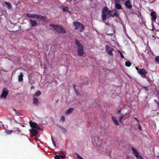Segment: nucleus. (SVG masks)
I'll return each mask as SVG.
<instances>
[{
	"label": "nucleus",
	"instance_id": "e433bc0d",
	"mask_svg": "<svg viewBox=\"0 0 159 159\" xmlns=\"http://www.w3.org/2000/svg\"><path fill=\"white\" fill-rule=\"evenodd\" d=\"M156 61H159V56H157L156 57Z\"/></svg>",
	"mask_w": 159,
	"mask_h": 159
},
{
	"label": "nucleus",
	"instance_id": "39448f33",
	"mask_svg": "<svg viewBox=\"0 0 159 159\" xmlns=\"http://www.w3.org/2000/svg\"><path fill=\"white\" fill-rule=\"evenodd\" d=\"M73 24L75 27V30L82 32L84 29V26L81 23L79 22H74Z\"/></svg>",
	"mask_w": 159,
	"mask_h": 159
},
{
	"label": "nucleus",
	"instance_id": "f03ea898",
	"mask_svg": "<svg viewBox=\"0 0 159 159\" xmlns=\"http://www.w3.org/2000/svg\"><path fill=\"white\" fill-rule=\"evenodd\" d=\"M50 26L52 27L58 33L63 34L66 33V31L60 25L51 24L50 25Z\"/></svg>",
	"mask_w": 159,
	"mask_h": 159
},
{
	"label": "nucleus",
	"instance_id": "f257e3e1",
	"mask_svg": "<svg viewBox=\"0 0 159 159\" xmlns=\"http://www.w3.org/2000/svg\"><path fill=\"white\" fill-rule=\"evenodd\" d=\"M75 44L78 47L77 55L79 56H83L84 53L83 46L80 42L77 39L75 40Z\"/></svg>",
	"mask_w": 159,
	"mask_h": 159
},
{
	"label": "nucleus",
	"instance_id": "f8f14e48",
	"mask_svg": "<svg viewBox=\"0 0 159 159\" xmlns=\"http://www.w3.org/2000/svg\"><path fill=\"white\" fill-rule=\"evenodd\" d=\"M150 15L152 17L151 20L152 21L155 22L157 17L156 12L155 11H152Z\"/></svg>",
	"mask_w": 159,
	"mask_h": 159
},
{
	"label": "nucleus",
	"instance_id": "72a5a7b5",
	"mask_svg": "<svg viewBox=\"0 0 159 159\" xmlns=\"http://www.w3.org/2000/svg\"><path fill=\"white\" fill-rule=\"evenodd\" d=\"M143 87L144 89H145V90L146 91H148L149 90L148 89V88L147 87H146L144 86H143Z\"/></svg>",
	"mask_w": 159,
	"mask_h": 159
},
{
	"label": "nucleus",
	"instance_id": "f3484780",
	"mask_svg": "<svg viewBox=\"0 0 159 159\" xmlns=\"http://www.w3.org/2000/svg\"><path fill=\"white\" fill-rule=\"evenodd\" d=\"M4 3L8 9L10 10L12 6L9 2H4Z\"/></svg>",
	"mask_w": 159,
	"mask_h": 159
},
{
	"label": "nucleus",
	"instance_id": "aec40b11",
	"mask_svg": "<svg viewBox=\"0 0 159 159\" xmlns=\"http://www.w3.org/2000/svg\"><path fill=\"white\" fill-rule=\"evenodd\" d=\"M33 104L35 105H38L39 103L38 99L34 97L33 98Z\"/></svg>",
	"mask_w": 159,
	"mask_h": 159
},
{
	"label": "nucleus",
	"instance_id": "9d476101",
	"mask_svg": "<svg viewBox=\"0 0 159 159\" xmlns=\"http://www.w3.org/2000/svg\"><path fill=\"white\" fill-rule=\"evenodd\" d=\"M132 150L133 151V154L137 158L140 159H144L141 156L139 155L138 152L135 149L133 148H132Z\"/></svg>",
	"mask_w": 159,
	"mask_h": 159
},
{
	"label": "nucleus",
	"instance_id": "4468645a",
	"mask_svg": "<svg viewBox=\"0 0 159 159\" xmlns=\"http://www.w3.org/2000/svg\"><path fill=\"white\" fill-rule=\"evenodd\" d=\"M125 5V6L129 9H131L132 7V5L130 2L129 0H127L126 1Z\"/></svg>",
	"mask_w": 159,
	"mask_h": 159
},
{
	"label": "nucleus",
	"instance_id": "58836bf2",
	"mask_svg": "<svg viewBox=\"0 0 159 159\" xmlns=\"http://www.w3.org/2000/svg\"><path fill=\"white\" fill-rule=\"evenodd\" d=\"M73 88L74 89V90L76 89V85L75 84H73Z\"/></svg>",
	"mask_w": 159,
	"mask_h": 159
},
{
	"label": "nucleus",
	"instance_id": "6e6d98bb",
	"mask_svg": "<svg viewBox=\"0 0 159 159\" xmlns=\"http://www.w3.org/2000/svg\"><path fill=\"white\" fill-rule=\"evenodd\" d=\"M30 84H31V82H30Z\"/></svg>",
	"mask_w": 159,
	"mask_h": 159
},
{
	"label": "nucleus",
	"instance_id": "393cba45",
	"mask_svg": "<svg viewBox=\"0 0 159 159\" xmlns=\"http://www.w3.org/2000/svg\"><path fill=\"white\" fill-rule=\"evenodd\" d=\"M41 94V92L39 90L37 91L34 94V96L35 97H38L40 96Z\"/></svg>",
	"mask_w": 159,
	"mask_h": 159
},
{
	"label": "nucleus",
	"instance_id": "2eb2a0df",
	"mask_svg": "<svg viewBox=\"0 0 159 159\" xmlns=\"http://www.w3.org/2000/svg\"><path fill=\"white\" fill-rule=\"evenodd\" d=\"M108 13L110 14V16L112 17L116 16L117 15V12L116 10L114 11L109 10L108 11Z\"/></svg>",
	"mask_w": 159,
	"mask_h": 159
},
{
	"label": "nucleus",
	"instance_id": "6ab92c4d",
	"mask_svg": "<svg viewBox=\"0 0 159 159\" xmlns=\"http://www.w3.org/2000/svg\"><path fill=\"white\" fill-rule=\"evenodd\" d=\"M23 75L22 72H21L18 76V80L20 82H21L23 80Z\"/></svg>",
	"mask_w": 159,
	"mask_h": 159
},
{
	"label": "nucleus",
	"instance_id": "37998d69",
	"mask_svg": "<svg viewBox=\"0 0 159 159\" xmlns=\"http://www.w3.org/2000/svg\"><path fill=\"white\" fill-rule=\"evenodd\" d=\"M52 143H53V144L54 145V146L55 147L56 146V144L55 143V142L54 141H53V142H52Z\"/></svg>",
	"mask_w": 159,
	"mask_h": 159
},
{
	"label": "nucleus",
	"instance_id": "bb28decb",
	"mask_svg": "<svg viewBox=\"0 0 159 159\" xmlns=\"http://www.w3.org/2000/svg\"><path fill=\"white\" fill-rule=\"evenodd\" d=\"M59 126L63 133H66V130L65 128L61 126Z\"/></svg>",
	"mask_w": 159,
	"mask_h": 159
},
{
	"label": "nucleus",
	"instance_id": "f704fd0d",
	"mask_svg": "<svg viewBox=\"0 0 159 159\" xmlns=\"http://www.w3.org/2000/svg\"><path fill=\"white\" fill-rule=\"evenodd\" d=\"M74 92H75V93L77 95L78 94L79 92H78V90H77V89H74Z\"/></svg>",
	"mask_w": 159,
	"mask_h": 159
},
{
	"label": "nucleus",
	"instance_id": "412c9836",
	"mask_svg": "<svg viewBox=\"0 0 159 159\" xmlns=\"http://www.w3.org/2000/svg\"><path fill=\"white\" fill-rule=\"evenodd\" d=\"M112 120L116 125H119V124L116 119L113 116H112Z\"/></svg>",
	"mask_w": 159,
	"mask_h": 159
},
{
	"label": "nucleus",
	"instance_id": "c756f323",
	"mask_svg": "<svg viewBox=\"0 0 159 159\" xmlns=\"http://www.w3.org/2000/svg\"><path fill=\"white\" fill-rule=\"evenodd\" d=\"M65 120V117L64 116H62L61 118L60 121L64 122Z\"/></svg>",
	"mask_w": 159,
	"mask_h": 159
},
{
	"label": "nucleus",
	"instance_id": "0eeeda50",
	"mask_svg": "<svg viewBox=\"0 0 159 159\" xmlns=\"http://www.w3.org/2000/svg\"><path fill=\"white\" fill-rule=\"evenodd\" d=\"M114 48L111 47L110 45H106V50L107 52L110 55L113 56V53L112 52Z\"/></svg>",
	"mask_w": 159,
	"mask_h": 159
},
{
	"label": "nucleus",
	"instance_id": "a18cd8bd",
	"mask_svg": "<svg viewBox=\"0 0 159 159\" xmlns=\"http://www.w3.org/2000/svg\"><path fill=\"white\" fill-rule=\"evenodd\" d=\"M36 128H37V129L38 130H40L41 129V128L39 126H37V127Z\"/></svg>",
	"mask_w": 159,
	"mask_h": 159
},
{
	"label": "nucleus",
	"instance_id": "79ce46f5",
	"mask_svg": "<svg viewBox=\"0 0 159 159\" xmlns=\"http://www.w3.org/2000/svg\"><path fill=\"white\" fill-rule=\"evenodd\" d=\"M121 111L120 110H119L118 111V112H117V113L118 114H120V113H121Z\"/></svg>",
	"mask_w": 159,
	"mask_h": 159
},
{
	"label": "nucleus",
	"instance_id": "a878e982",
	"mask_svg": "<svg viewBox=\"0 0 159 159\" xmlns=\"http://www.w3.org/2000/svg\"><path fill=\"white\" fill-rule=\"evenodd\" d=\"M131 65V63L130 61H126L125 62V65L127 67H129Z\"/></svg>",
	"mask_w": 159,
	"mask_h": 159
},
{
	"label": "nucleus",
	"instance_id": "3c124183",
	"mask_svg": "<svg viewBox=\"0 0 159 159\" xmlns=\"http://www.w3.org/2000/svg\"><path fill=\"white\" fill-rule=\"evenodd\" d=\"M118 0H115V2L116 3L117 2Z\"/></svg>",
	"mask_w": 159,
	"mask_h": 159
},
{
	"label": "nucleus",
	"instance_id": "20e7f679",
	"mask_svg": "<svg viewBox=\"0 0 159 159\" xmlns=\"http://www.w3.org/2000/svg\"><path fill=\"white\" fill-rule=\"evenodd\" d=\"M108 8L107 7H104L102 9L101 17L103 21L106 20L107 18H109L110 17V16L108 15Z\"/></svg>",
	"mask_w": 159,
	"mask_h": 159
},
{
	"label": "nucleus",
	"instance_id": "603ef678",
	"mask_svg": "<svg viewBox=\"0 0 159 159\" xmlns=\"http://www.w3.org/2000/svg\"><path fill=\"white\" fill-rule=\"evenodd\" d=\"M58 100H57V101H56V103L57 102H58Z\"/></svg>",
	"mask_w": 159,
	"mask_h": 159
},
{
	"label": "nucleus",
	"instance_id": "a211bd4d",
	"mask_svg": "<svg viewBox=\"0 0 159 159\" xmlns=\"http://www.w3.org/2000/svg\"><path fill=\"white\" fill-rule=\"evenodd\" d=\"M30 24L32 26H36L37 24V23L36 21L30 20Z\"/></svg>",
	"mask_w": 159,
	"mask_h": 159
},
{
	"label": "nucleus",
	"instance_id": "cd10ccee",
	"mask_svg": "<svg viewBox=\"0 0 159 159\" xmlns=\"http://www.w3.org/2000/svg\"><path fill=\"white\" fill-rule=\"evenodd\" d=\"M68 10H69V8L68 7H64L63 8V11H68Z\"/></svg>",
	"mask_w": 159,
	"mask_h": 159
},
{
	"label": "nucleus",
	"instance_id": "7c9ffc66",
	"mask_svg": "<svg viewBox=\"0 0 159 159\" xmlns=\"http://www.w3.org/2000/svg\"><path fill=\"white\" fill-rule=\"evenodd\" d=\"M59 156L60 157V158H61L62 159H64L66 158V156L65 155H59Z\"/></svg>",
	"mask_w": 159,
	"mask_h": 159
},
{
	"label": "nucleus",
	"instance_id": "864d4df0",
	"mask_svg": "<svg viewBox=\"0 0 159 159\" xmlns=\"http://www.w3.org/2000/svg\"><path fill=\"white\" fill-rule=\"evenodd\" d=\"M157 157L159 158V155L157 156Z\"/></svg>",
	"mask_w": 159,
	"mask_h": 159
},
{
	"label": "nucleus",
	"instance_id": "7ed1b4c3",
	"mask_svg": "<svg viewBox=\"0 0 159 159\" xmlns=\"http://www.w3.org/2000/svg\"><path fill=\"white\" fill-rule=\"evenodd\" d=\"M26 16L30 18L39 19L43 21H45L46 19V17L45 16H43L37 14L28 13L26 14Z\"/></svg>",
	"mask_w": 159,
	"mask_h": 159
},
{
	"label": "nucleus",
	"instance_id": "473e14b6",
	"mask_svg": "<svg viewBox=\"0 0 159 159\" xmlns=\"http://www.w3.org/2000/svg\"><path fill=\"white\" fill-rule=\"evenodd\" d=\"M138 128L140 130H141L142 129V128L141 127V126L140 125V124H139V122L138 123Z\"/></svg>",
	"mask_w": 159,
	"mask_h": 159
},
{
	"label": "nucleus",
	"instance_id": "6e6552de",
	"mask_svg": "<svg viewBox=\"0 0 159 159\" xmlns=\"http://www.w3.org/2000/svg\"><path fill=\"white\" fill-rule=\"evenodd\" d=\"M129 114L127 113H126L123 115L120 114L119 115V121L120 122H122V120L124 119V120L129 118Z\"/></svg>",
	"mask_w": 159,
	"mask_h": 159
},
{
	"label": "nucleus",
	"instance_id": "c85d7f7f",
	"mask_svg": "<svg viewBox=\"0 0 159 159\" xmlns=\"http://www.w3.org/2000/svg\"><path fill=\"white\" fill-rule=\"evenodd\" d=\"M76 155L78 159H84L81 156H80L78 154L76 153Z\"/></svg>",
	"mask_w": 159,
	"mask_h": 159
},
{
	"label": "nucleus",
	"instance_id": "ddd939ff",
	"mask_svg": "<svg viewBox=\"0 0 159 159\" xmlns=\"http://www.w3.org/2000/svg\"><path fill=\"white\" fill-rule=\"evenodd\" d=\"M30 131L31 134L34 136H36L39 133V132L37 130L33 129H30Z\"/></svg>",
	"mask_w": 159,
	"mask_h": 159
},
{
	"label": "nucleus",
	"instance_id": "c9c22d12",
	"mask_svg": "<svg viewBox=\"0 0 159 159\" xmlns=\"http://www.w3.org/2000/svg\"><path fill=\"white\" fill-rule=\"evenodd\" d=\"M106 34L107 35L110 36H112L113 35V33H106Z\"/></svg>",
	"mask_w": 159,
	"mask_h": 159
},
{
	"label": "nucleus",
	"instance_id": "4be33fe9",
	"mask_svg": "<svg viewBox=\"0 0 159 159\" xmlns=\"http://www.w3.org/2000/svg\"><path fill=\"white\" fill-rule=\"evenodd\" d=\"M74 110V109L72 108H70L68 109L66 112L67 114H69L70 113Z\"/></svg>",
	"mask_w": 159,
	"mask_h": 159
},
{
	"label": "nucleus",
	"instance_id": "c03bdc74",
	"mask_svg": "<svg viewBox=\"0 0 159 159\" xmlns=\"http://www.w3.org/2000/svg\"><path fill=\"white\" fill-rule=\"evenodd\" d=\"M51 140L52 141V142H53V141H54V139H53V138L52 137V136H51Z\"/></svg>",
	"mask_w": 159,
	"mask_h": 159
},
{
	"label": "nucleus",
	"instance_id": "8fccbe9b",
	"mask_svg": "<svg viewBox=\"0 0 159 159\" xmlns=\"http://www.w3.org/2000/svg\"><path fill=\"white\" fill-rule=\"evenodd\" d=\"M126 158H127V159H129V156H128V157H127V156H126Z\"/></svg>",
	"mask_w": 159,
	"mask_h": 159
},
{
	"label": "nucleus",
	"instance_id": "b1692460",
	"mask_svg": "<svg viewBox=\"0 0 159 159\" xmlns=\"http://www.w3.org/2000/svg\"><path fill=\"white\" fill-rule=\"evenodd\" d=\"M12 131H13L12 130H9L8 129H6L5 130V132L6 134H12Z\"/></svg>",
	"mask_w": 159,
	"mask_h": 159
},
{
	"label": "nucleus",
	"instance_id": "09e8293b",
	"mask_svg": "<svg viewBox=\"0 0 159 159\" xmlns=\"http://www.w3.org/2000/svg\"><path fill=\"white\" fill-rule=\"evenodd\" d=\"M20 124L22 125V126L23 127H25V125H23V124H22V123H20Z\"/></svg>",
	"mask_w": 159,
	"mask_h": 159
},
{
	"label": "nucleus",
	"instance_id": "5701e85b",
	"mask_svg": "<svg viewBox=\"0 0 159 159\" xmlns=\"http://www.w3.org/2000/svg\"><path fill=\"white\" fill-rule=\"evenodd\" d=\"M115 8L116 9H121L122 8V7L121 5L119 4L116 3L115 4Z\"/></svg>",
	"mask_w": 159,
	"mask_h": 159
},
{
	"label": "nucleus",
	"instance_id": "de8ad7c7",
	"mask_svg": "<svg viewBox=\"0 0 159 159\" xmlns=\"http://www.w3.org/2000/svg\"><path fill=\"white\" fill-rule=\"evenodd\" d=\"M34 89V86H32L31 87V89Z\"/></svg>",
	"mask_w": 159,
	"mask_h": 159
},
{
	"label": "nucleus",
	"instance_id": "9b49d317",
	"mask_svg": "<svg viewBox=\"0 0 159 159\" xmlns=\"http://www.w3.org/2000/svg\"><path fill=\"white\" fill-rule=\"evenodd\" d=\"M132 150L133 151V154L137 158L140 159H144L141 156L139 155L138 152L135 149L133 148H132Z\"/></svg>",
	"mask_w": 159,
	"mask_h": 159
},
{
	"label": "nucleus",
	"instance_id": "1a4fd4ad",
	"mask_svg": "<svg viewBox=\"0 0 159 159\" xmlns=\"http://www.w3.org/2000/svg\"><path fill=\"white\" fill-rule=\"evenodd\" d=\"M140 71L138 73L143 78H146V75L147 74V72L144 69H141L139 70Z\"/></svg>",
	"mask_w": 159,
	"mask_h": 159
},
{
	"label": "nucleus",
	"instance_id": "423d86ee",
	"mask_svg": "<svg viewBox=\"0 0 159 159\" xmlns=\"http://www.w3.org/2000/svg\"><path fill=\"white\" fill-rule=\"evenodd\" d=\"M8 93V91L7 88H4L3 90L2 93L0 96V98H4L5 99Z\"/></svg>",
	"mask_w": 159,
	"mask_h": 159
},
{
	"label": "nucleus",
	"instance_id": "5fc2aeb1",
	"mask_svg": "<svg viewBox=\"0 0 159 159\" xmlns=\"http://www.w3.org/2000/svg\"><path fill=\"white\" fill-rule=\"evenodd\" d=\"M16 123H18L16 121H15Z\"/></svg>",
	"mask_w": 159,
	"mask_h": 159
},
{
	"label": "nucleus",
	"instance_id": "dca6fc26",
	"mask_svg": "<svg viewBox=\"0 0 159 159\" xmlns=\"http://www.w3.org/2000/svg\"><path fill=\"white\" fill-rule=\"evenodd\" d=\"M30 126L33 129L36 128L37 127V124L35 122L30 121Z\"/></svg>",
	"mask_w": 159,
	"mask_h": 159
},
{
	"label": "nucleus",
	"instance_id": "49530a36",
	"mask_svg": "<svg viewBox=\"0 0 159 159\" xmlns=\"http://www.w3.org/2000/svg\"><path fill=\"white\" fill-rule=\"evenodd\" d=\"M0 123L2 124V125H0L1 126L3 127L4 126L2 124V123L1 122H0Z\"/></svg>",
	"mask_w": 159,
	"mask_h": 159
},
{
	"label": "nucleus",
	"instance_id": "2f4dec72",
	"mask_svg": "<svg viewBox=\"0 0 159 159\" xmlns=\"http://www.w3.org/2000/svg\"><path fill=\"white\" fill-rule=\"evenodd\" d=\"M54 158L55 159H60V156L58 155H56L54 156Z\"/></svg>",
	"mask_w": 159,
	"mask_h": 159
},
{
	"label": "nucleus",
	"instance_id": "ea45409f",
	"mask_svg": "<svg viewBox=\"0 0 159 159\" xmlns=\"http://www.w3.org/2000/svg\"><path fill=\"white\" fill-rule=\"evenodd\" d=\"M135 68L136 69V70H137L138 71V73L140 71L139 70H140L141 69H139L137 67H135Z\"/></svg>",
	"mask_w": 159,
	"mask_h": 159
},
{
	"label": "nucleus",
	"instance_id": "4c0bfd02",
	"mask_svg": "<svg viewBox=\"0 0 159 159\" xmlns=\"http://www.w3.org/2000/svg\"><path fill=\"white\" fill-rule=\"evenodd\" d=\"M119 52L120 53V56L122 58H124V56L123 54L121 52Z\"/></svg>",
	"mask_w": 159,
	"mask_h": 159
},
{
	"label": "nucleus",
	"instance_id": "a19ab883",
	"mask_svg": "<svg viewBox=\"0 0 159 159\" xmlns=\"http://www.w3.org/2000/svg\"><path fill=\"white\" fill-rule=\"evenodd\" d=\"M134 118L138 122V123L139 122V121L137 118L134 117Z\"/></svg>",
	"mask_w": 159,
	"mask_h": 159
}]
</instances>
